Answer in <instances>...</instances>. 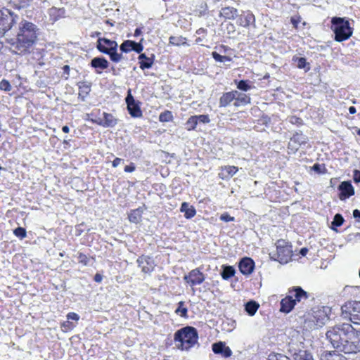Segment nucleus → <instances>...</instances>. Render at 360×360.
<instances>
[{
    "label": "nucleus",
    "instance_id": "37998d69",
    "mask_svg": "<svg viewBox=\"0 0 360 360\" xmlns=\"http://www.w3.org/2000/svg\"><path fill=\"white\" fill-rule=\"evenodd\" d=\"M0 89L5 91H10L12 89V86L8 80L2 79L0 82Z\"/></svg>",
    "mask_w": 360,
    "mask_h": 360
},
{
    "label": "nucleus",
    "instance_id": "6e6552de",
    "mask_svg": "<svg viewBox=\"0 0 360 360\" xmlns=\"http://www.w3.org/2000/svg\"><path fill=\"white\" fill-rule=\"evenodd\" d=\"M341 352L356 354L360 352V332L353 328L345 340Z\"/></svg>",
    "mask_w": 360,
    "mask_h": 360
},
{
    "label": "nucleus",
    "instance_id": "5701e85b",
    "mask_svg": "<svg viewBox=\"0 0 360 360\" xmlns=\"http://www.w3.org/2000/svg\"><path fill=\"white\" fill-rule=\"evenodd\" d=\"M180 210L181 212L184 213V216L186 219H191L196 214V211L194 207L190 205L188 202H186L181 204Z\"/></svg>",
    "mask_w": 360,
    "mask_h": 360
},
{
    "label": "nucleus",
    "instance_id": "393cba45",
    "mask_svg": "<svg viewBox=\"0 0 360 360\" xmlns=\"http://www.w3.org/2000/svg\"><path fill=\"white\" fill-rule=\"evenodd\" d=\"M139 59L140 60V68L142 70L150 68L153 64V59L152 58L147 57L145 53L140 54Z\"/></svg>",
    "mask_w": 360,
    "mask_h": 360
},
{
    "label": "nucleus",
    "instance_id": "de8ad7c7",
    "mask_svg": "<svg viewBox=\"0 0 360 360\" xmlns=\"http://www.w3.org/2000/svg\"><path fill=\"white\" fill-rule=\"evenodd\" d=\"M14 234L20 238H24L26 236V231L24 228L18 227L14 230Z\"/></svg>",
    "mask_w": 360,
    "mask_h": 360
},
{
    "label": "nucleus",
    "instance_id": "c756f323",
    "mask_svg": "<svg viewBox=\"0 0 360 360\" xmlns=\"http://www.w3.org/2000/svg\"><path fill=\"white\" fill-rule=\"evenodd\" d=\"M129 220L133 223H138L141 218V212L139 209L132 210L128 216Z\"/></svg>",
    "mask_w": 360,
    "mask_h": 360
},
{
    "label": "nucleus",
    "instance_id": "9d476101",
    "mask_svg": "<svg viewBox=\"0 0 360 360\" xmlns=\"http://www.w3.org/2000/svg\"><path fill=\"white\" fill-rule=\"evenodd\" d=\"M15 22V19L11 13L8 10H0V36H4Z\"/></svg>",
    "mask_w": 360,
    "mask_h": 360
},
{
    "label": "nucleus",
    "instance_id": "4c0bfd02",
    "mask_svg": "<svg viewBox=\"0 0 360 360\" xmlns=\"http://www.w3.org/2000/svg\"><path fill=\"white\" fill-rule=\"evenodd\" d=\"M172 114L170 111H165L160 115L159 120L160 122H169L172 119Z\"/></svg>",
    "mask_w": 360,
    "mask_h": 360
},
{
    "label": "nucleus",
    "instance_id": "a19ab883",
    "mask_svg": "<svg viewBox=\"0 0 360 360\" xmlns=\"http://www.w3.org/2000/svg\"><path fill=\"white\" fill-rule=\"evenodd\" d=\"M186 127L188 130L195 129L198 122L194 116H191L186 123Z\"/></svg>",
    "mask_w": 360,
    "mask_h": 360
},
{
    "label": "nucleus",
    "instance_id": "e2e57ef3",
    "mask_svg": "<svg viewBox=\"0 0 360 360\" xmlns=\"http://www.w3.org/2000/svg\"><path fill=\"white\" fill-rule=\"evenodd\" d=\"M308 252V249L307 248H303L300 250V253L302 256H305Z\"/></svg>",
    "mask_w": 360,
    "mask_h": 360
},
{
    "label": "nucleus",
    "instance_id": "f704fd0d",
    "mask_svg": "<svg viewBox=\"0 0 360 360\" xmlns=\"http://www.w3.org/2000/svg\"><path fill=\"white\" fill-rule=\"evenodd\" d=\"M212 56L213 58L217 62L226 63L231 62V58L226 56H221L217 52H212Z\"/></svg>",
    "mask_w": 360,
    "mask_h": 360
},
{
    "label": "nucleus",
    "instance_id": "8fccbe9b",
    "mask_svg": "<svg viewBox=\"0 0 360 360\" xmlns=\"http://www.w3.org/2000/svg\"><path fill=\"white\" fill-rule=\"evenodd\" d=\"M78 260L79 263L86 265L89 262V258L83 253H79L78 255Z\"/></svg>",
    "mask_w": 360,
    "mask_h": 360
},
{
    "label": "nucleus",
    "instance_id": "58836bf2",
    "mask_svg": "<svg viewBox=\"0 0 360 360\" xmlns=\"http://www.w3.org/2000/svg\"><path fill=\"white\" fill-rule=\"evenodd\" d=\"M184 304V302H179V307L176 309L175 312L182 317H186L187 316V309L186 307H183Z\"/></svg>",
    "mask_w": 360,
    "mask_h": 360
},
{
    "label": "nucleus",
    "instance_id": "a211bd4d",
    "mask_svg": "<svg viewBox=\"0 0 360 360\" xmlns=\"http://www.w3.org/2000/svg\"><path fill=\"white\" fill-rule=\"evenodd\" d=\"M237 96V91H232L223 94L219 98V107H226L233 101H235L236 96Z\"/></svg>",
    "mask_w": 360,
    "mask_h": 360
},
{
    "label": "nucleus",
    "instance_id": "864d4df0",
    "mask_svg": "<svg viewBox=\"0 0 360 360\" xmlns=\"http://www.w3.org/2000/svg\"><path fill=\"white\" fill-rule=\"evenodd\" d=\"M354 181L357 183L360 182V171L359 170H354Z\"/></svg>",
    "mask_w": 360,
    "mask_h": 360
},
{
    "label": "nucleus",
    "instance_id": "c9c22d12",
    "mask_svg": "<svg viewBox=\"0 0 360 360\" xmlns=\"http://www.w3.org/2000/svg\"><path fill=\"white\" fill-rule=\"evenodd\" d=\"M169 43L175 46H180L186 44V39L182 37H170Z\"/></svg>",
    "mask_w": 360,
    "mask_h": 360
},
{
    "label": "nucleus",
    "instance_id": "b1692460",
    "mask_svg": "<svg viewBox=\"0 0 360 360\" xmlns=\"http://www.w3.org/2000/svg\"><path fill=\"white\" fill-rule=\"evenodd\" d=\"M91 65L94 68L104 70L108 68V62L104 58L96 57L91 60Z\"/></svg>",
    "mask_w": 360,
    "mask_h": 360
},
{
    "label": "nucleus",
    "instance_id": "ea45409f",
    "mask_svg": "<svg viewBox=\"0 0 360 360\" xmlns=\"http://www.w3.org/2000/svg\"><path fill=\"white\" fill-rule=\"evenodd\" d=\"M63 12L64 11L63 9H58L54 7L49 9V14H50L51 17H52L53 18L54 20H56L57 19L58 16H60V15H62L63 13Z\"/></svg>",
    "mask_w": 360,
    "mask_h": 360
},
{
    "label": "nucleus",
    "instance_id": "338daca9",
    "mask_svg": "<svg viewBox=\"0 0 360 360\" xmlns=\"http://www.w3.org/2000/svg\"><path fill=\"white\" fill-rule=\"evenodd\" d=\"M62 130L64 133H68L70 131V129L68 126H63Z\"/></svg>",
    "mask_w": 360,
    "mask_h": 360
},
{
    "label": "nucleus",
    "instance_id": "9b49d317",
    "mask_svg": "<svg viewBox=\"0 0 360 360\" xmlns=\"http://www.w3.org/2000/svg\"><path fill=\"white\" fill-rule=\"evenodd\" d=\"M126 103L127 104V110L131 116L134 117H141L142 116V112L139 106L136 103L130 90H129L126 97Z\"/></svg>",
    "mask_w": 360,
    "mask_h": 360
},
{
    "label": "nucleus",
    "instance_id": "f257e3e1",
    "mask_svg": "<svg viewBox=\"0 0 360 360\" xmlns=\"http://www.w3.org/2000/svg\"><path fill=\"white\" fill-rule=\"evenodd\" d=\"M39 29L37 26L22 19L18 26L15 37L11 39V49L18 55L30 53L37 42Z\"/></svg>",
    "mask_w": 360,
    "mask_h": 360
},
{
    "label": "nucleus",
    "instance_id": "2eb2a0df",
    "mask_svg": "<svg viewBox=\"0 0 360 360\" xmlns=\"http://www.w3.org/2000/svg\"><path fill=\"white\" fill-rule=\"evenodd\" d=\"M212 351L214 354H221L222 356L227 358L232 355L231 349L226 346L225 342H219L212 345Z\"/></svg>",
    "mask_w": 360,
    "mask_h": 360
},
{
    "label": "nucleus",
    "instance_id": "13d9d810",
    "mask_svg": "<svg viewBox=\"0 0 360 360\" xmlns=\"http://www.w3.org/2000/svg\"><path fill=\"white\" fill-rule=\"evenodd\" d=\"M123 161L122 159L121 158H116L113 161H112V166L114 167H117L120 164V162Z\"/></svg>",
    "mask_w": 360,
    "mask_h": 360
},
{
    "label": "nucleus",
    "instance_id": "7ed1b4c3",
    "mask_svg": "<svg viewBox=\"0 0 360 360\" xmlns=\"http://www.w3.org/2000/svg\"><path fill=\"white\" fill-rule=\"evenodd\" d=\"M198 333L191 326L184 327L174 334V341L179 349H188L198 342Z\"/></svg>",
    "mask_w": 360,
    "mask_h": 360
},
{
    "label": "nucleus",
    "instance_id": "f03ea898",
    "mask_svg": "<svg viewBox=\"0 0 360 360\" xmlns=\"http://www.w3.org/2000/svg\"><path fill=\"white\" fill-rule=\"evenodd\" d=\"M348 323H341L328 327L325 333L326 346L341 352L345 340L353 330Z\"/></svg>",
    "mask_w": 360,
    "mask_h": 360
},
{
    "label": "nucleus",
    "instance_id": "0eeeda50",
    "mask_svg": "<svg viewBox=\"0 0 360 360\" xmlns=\"http://www.w3.org/2000/svg\"><path fill=\"white\" fill-rule=\"evenodd\" d=\"M342 316L355 324H360V301H351L341 307Z\"/></svg>",
    "mask_w": 360,
    "mask_h": 360
},
{
    "label": "nucleus",
    "instance_id": "69168bd1",
    "mask_svg": "<svg viewBox=\"0 0 360 360\" xmlns=\"http://www.w3.org/2000/svg\"><path fill=\"white\" fill-rule=\"evenodd\" d=\"M349 112L350 114H354L356 112V108L354 106L349 108Z\"/></svg>",
    "mask_w": 360,
    "mask_h": 360
},
{
    "label": "nucleus",
    "instance_id": "cd10ccee",
    "mask_svg": "<svg viewBox=\"0 0 360 360\" xmlns=\"http://www.w3.org/2000/svg\"><path fill=\"white\" fill-rule=\"evenodd\" d=\"M235 274V269L233 267L231 266H223V271L221 273V277L225 279L228 280L231 277H232Z\"/></svg>",
    "mask_w": 360,
    "mask_h": 360
},
{
    "label": "nucleus",
    "instance_id": "680f3d73",
    "mask_svg": "<svg viewBox=\"0 0 360 360\" xmlns=\"http://www.w3.org/2000/svg\"><path fill=\"white\" fill-rule=\"evenodd\" d=\"M353 216L354 218H360V211L359 210H354L353 211Z\"/></svg>",
    "mask_w": 360,
    "mask_h": 360
},
{
    "label": "nucleus",
    "instance_id": "a878e982",
    "mask_svg": "<svg viewBox=\"0 0 360 360\" xmlns=\"http://www.w3.org/2000/svg\"><path fill=\"white\" fill-rule=\"evenodd\" d=\"M250 103V98L248 96L245 94H241L237 91V96H236L235 101H234V105L235 106H240L246 105L248 103Z\"/></svg>",
    "mask_w": 360,
    "mask_h": 360
},
{
    "label": "nucleus",
    "instance_id": "e433bc0d",
    "mask_svg": "<svg viewBox=\"0 0 360 360\" xmlns=\"http://www.w3.org/2000/svg\"><path fill=\"white\" fill-rule=\"evenodd\" d=\"M237 88L240 90L247 91L250 90L252 86L250 85L249 82L246 80H240L237 84Z\"/></svg>",
    "mask_w": 360,
    "mask_h": 360
},
{
    "label": "nucleus",
    "instance_id": "0e129e2a",
    "mask_svg": "<svg viewBox=\"0 0 360 360\" xmlns=\"http://www.w3.org/2000/svg\"><path fill=\"white\" fill-rule=\"evenodd\" d=\"M141 34V30L140 28H136L135 30L134 36L138 37Z\"/></svg>",
    "mask_w": 360,
    "mask_h": 360
},
{
    "label": "nucleus",
    "instance_id": "aec40b11",
    "mask_svg": "<svg viewBox=\"0 0 360 360\" xmlns=\"http://www.w3.org/2000/svg\"><path fill=\"white\" fill-rule=\"evenodd\" d=\"M290 295L293 296L295 302H301L303 300H307L308 297L307 292L302 290L300 287L295 288L290 291Z\"/></svg>",
    "mask_w": 360,
    "mask_h": 360
},
{
    "label": "nucleus",
    "instance_id": "79ce46f5",
    "mask_svg": "<svg viewBox=\"0 0 360 360\" xmlns=\"http://www.w3.org/2000/svg\"><path fill=\"white\" fill-rule=\"evenodd\" d=\"M344 222V219L340 214H336L334 216L333 221L332 222L333 226H340Z\"/></svg>",
    "mask_w": 360,
    "mask_h": 360
},
{
    "label": "nucleus",
    "instance_id": "bb28decb",
    "mask_svg": "<svg viewBox=\"0 0 360 360\" xmlns=\"http://www.w3.org/2000/svg\"><path fill=\"white\" fill-rule=\"evenodd\" d=\"M259 305L255 301H250L245 306V311L250 316H253L257 311Z\"/></svg>",
    "mask_w": 360,
    "mask_h": 360
},
{
    "label": "nucleus",
    "instance_id": "f3484780",
    "mask_svg": "<svg viewBox=\"0 0 360 360\" xmlns=\"http://www.w3.org/2000/svg\"><path fill=\"white\" fill-rule=\"evenodd\" d=\"M103 119H98L96 122L104 127H113L117 124V119H116L112 114L103 112Z\"/></svg>",
    "mask_w": 360,
    "mask_h": 360
},
{
    "label": "nucleus",
    "instance_id": "473e14b6",
    "mask_svg": "<svg viewBox=\"0 0 360 360\" xmlns=\"http://www.w3.org/2000/svg\"><path fill=\"white\" fill-rule=\"evenodd\" d=\"M134 41L131 40H127L124 41L121 45H120V50L122 52L127 53L129 51L134 50Z\"/></svg>",
    "mask_w": 360,
    "mask_h": 360
},
{
    "label": "nucleus",
    "instance_id": "a18cd8bd",
    "mask_svg": "<svg viewBox=\"0 0 360 360\" xmlns=\"http://www.w3.org/2000/svg\"><path fill=\"white\" fill-rule=\"evenodd\" d=\"M198 123H208L210 122V118L207 115H200L194 116Z\"/></svg>",
    "mask_w": 360,
    "mask_h": 360
},
{
    "label": "nucleus",
    "instance_id": "c03bdc74",
    "mask_svg": "<svg viewBox=\"0 0 360 360\" xmlns=\"http://www.w3.org/2000/svg\"><path fill=\"white\" fill-rule=\"evenodd\" d=\"M267 360H290L287 356L277 354H271L269 356Z\"/></svg>",
    "mask_w": 360,
    "mask_h": 360
},
{
    "label": "nucleus",
    "instance_id": "3c124183",
    "mask_svg": "<svg viewBox=\"0 0 360 360\" xmlns=\"http://www.w3.org/2000/svg\"><path fill=\"white\" fill-rule=\"evenodd\" d=\"M220 219L226 222L233 221L234 217L230 216L228 213H224L220 216Z\"/></svg>",
    "mask_w": 360,
    "mask_h": 360
},
{
    "label": "nucleus",
    "instance_id": "4be33fe9",
    "mask_svg": "<svg viewBox=\"0 0 360 360\" xmlns=\"http://www.w3.org/2000/svg\"><path fill=\"white\" fill-rule=\"evenodd\" d=\"M220 16L228 20H233L238 16V10L233 7H224L220 11Z\"/></svg>",
    "mask_w": 360,
    "mask_h": 360
},
{
    "label": "nucleus",
    "instance_id": "1a4fd4ad",
    "mask_svg": "<svg viewBox=\"0 0 360 360\" xmlns=\"http://www.w3.org/2000/svg\"><path fill=\"white\" fill-rule=\"evenodd\" d=\"M329 320V317L324 310L314 311L313 315L307 320L308 326L311 329H318L322 327Z\"/></svg>",
    "mask_w": 360,
    "mask_h": 360
},
{
    "label": "nucleus",
    "instance_id": "20e7f679",
    "mask_svg": "<svg viewBox=\"0 0 360 360\" xmlns=\"http://www.w3.org/2000/svg\"><path fill=\"white\" fill-rule=\"evenodd\" d=\"M96 47L101 52L108 54L113 62L117 63L122 58V54L117 52V43L115 41L99 38Z\"/></svg>",
    "mask_w": 360,
    "mask_h": 360
},
{
    "label": "nucleus",
    "instance_id": "7c9ffc66",
    "mask_svg": "<svg viewBox=\"0 0 360 360\" xmlns=\"http://www.w3.org/2000/svg\"><path fill=\"white\" fill-rule=\"evenodd\" d=\"M293 60L297 63L296 65L298 68L305 69V71H308L310 69L309 64L307 63L304 58H293Z\"/></svg>",
    "mask_w": 360,
    "mask_h": 360
},
{
    "label": "nucleus",
    "instance_id": "09e8293b",
    "mask_svg": "<svg viewBox=\"0 0 360 360\" xmlns=\"http://www.w3.org/2000/svg\"><path fill=\"white\" fill-rule=\"evenodd\" d=\"M312 169L319 174H323L326 171V168L323 165L315 164Z\"/></svg>",
    "mask_w": 360,
    "mask_h": 360
},
{
    "label": "nucleus",
    "instance_id": "052dcab7",
    "mask_svg": "<svg viewBox=\"0 0 360 360\" xmlns=\"http://www.w3.org/2000/svg\"><path fill=\"white\" fill-rule=\"evenodd\" d=\"M94 281L97 283H100L102 281L101 275L96 274L94 276Z\"/></svg>",
    "mask_w": 360,
    "mask_h": 360
},
{
    "label": "nucleus",
    "instance_id": "4468645a",
    "mask_svg": "<svg viewBox=\"0 0 360 360\" xmlns=\"http://www.w3.org/2000/svg\"><path fill=\"white\" fill-rule=\"evenodd\" d=\"M139 266L141 269L144 273L151 272L154 269V262L150 257L147 256H141L137 259Z\"/></svg>",
    "mask_w": 360,
    "mask_h": 360
},
{
    "label": "nucleus",
    "instance_id": "412c9836",
    "mask_svg": "<svg viewBox=\"0 0 360 360\" xmlns=\"http://www.w3.org/2000/svg\"><path fill=\"white\" fill-rule=\"evenodd\" d=\"M240 25L248 27L250 25H255V15L250 11H248L244 15H241L239 18Z\"/></svg>",
    "mask_w": 360,
    "mask_h": 360
},
{
    "label": "nucleus",
    "instance_id": "49530a36",
    "mask_svg": "<svg viewBox=\"0 0 360 360\" xmlns=\"http://www.w3.org/2000/svg\"><path fill=\"white\" fill-rule=\"evenodd\" d=\"M224 170L228 174L229 176H233L238 170V167L235 166H226Z\"/></svg>",
    "mask_w": 360,
    "mask_h": 360
},
{
    "label": "nucleus",
    "instance_id": "6ab92c4d",
    "mask_svg": "<svg viewBox=\"0 0 360 360\" xmlns=\"http://www.w3.org/2000/svg\"><path fill=\"white\" fill-rule=\"evenodd\" d=\"M295 304V300H293V296L289 295L281 300V311L288 313L293 309Z\"/></svg>",
    "mask_w": 360,
    "mask_h": 360
},
{
    "label": "nucleus",
    "instance_id": "f8f14e48",
    "mask_svg": "<svg viewBox=\"0 0 360 360\" xmlns=\"http://www.w3.org/2000/svg\"><path fill=\"white\" fill-rule=\"evenodd\" d=\"M184 280L191 285H200L205 281V276L198 269H195L186 275Z\"/></svg>",
    "mask_w": 360,
    "mask_h": 360
},
{
    "label": "nucleus",
    "instance_id": "39448f33",
    "mask_svg": "<svg viewBox=\"0 0 360 360\" xmlns=\"http://www.w3.org/2000/svg\"><path fill=\"white\" fill-rule=\"evenodd\" d=\"M332 23L336 41H342L352 35V31L348 21L341 18H334L332 20Z\"/></svg>",
    "mask_w": 360,
    "mask_h": 360
},
{
    "label": "nucleus",
    "instance_id": "2f4dec72",
    "mask_svg": "<svg viewBox=\"0 0 360 360\" xmlns=\"http://www.w3.org/2000/svg\"><path fill=\"white\" fill-rule=\"evenodd\" d=\"M293 360H314V359L307 351H300L295 354Z\"/></svg>",
    "mask_w": 360,
    "mask_h": 360
},
{
    "label": "nucleus",
    "instance_id": "72a5a7b5",
    "mask_svg": "<svg viewBox=\"0 0 360 360\" xmlns=\"http://www.w3.org/2000/svg\"><path fill=\"white\" fill-rule=\"evenodd\" d=\"M90 91V86L83 83L82 85L79 86V96L82 97V99L84 101V98L89 94Z\"/></svg>",
    "mask_w": 360,
    "mask_h": 360
},
{
    "label": "nucleus",
    "instance_id": "774afa93",
    "mask_svg": "<svg viewBox=\"0 0 360 360\" xmlns=\"http://www.w3.org/2000/svg\"><path fill=\"white\" fill-rule=\"evenodd\" d=\"M205 32V29L203 28H200L199 30H197V33L198 34H200L202 33H204Z\"/></svg>",
    "mask_w": 360,
    "mask_h": 360
},
{
    "label": "nucleus",
    "instance_id": "ddd939ff",
    "mask_svg": "<svg viewBox=\"0 0 360 360\" xmlns=\"http://www.w3.org/2000/svg\"><path fill=\"white\" fill-rule=\"evenodd\" d=\"M340 191L339 198L341 200H345L354 194V189L350 181H343L339 186Z\"/></svg>",
    "mask_w": 360,
    "mask_h": 360
},
{
    "label": "nucleus",
    "instance_id": "bf43d9fd",
    "mask_svg": "<svg viewBox=\"0 0 360 360\" xmlns=\"http://www.w3.org/2000/svg\"><path fill=\"white\" fill-rule=\"evenodd\" d=\"M62 327L64 328L65 330L70 329L72 326H71V323L69 321L64 322L62 324Z\"/></svg>",
    "mask_w": 360,
    "mask_h": 360
},
{
    "label": "nucleus",
    "instance_id": "5fc2aeb1",
    "mask_svg": "<svg viewBox=\"0 0 360 360\" xmlns=\"http://www.w3.org/2000/svg\"><path fill=\"white\" fill-rule=\"evenodd\" d=\"M67 319L68 320L71 319V320H76V321H77L79 319V316L77 314H75V313H69L67 315Z\"/></svg>",
    "mask_w": 360,
    "mask_h": 360
},
{
    "label": "nucleus",
    "instance_id": "c85d7f7f",
    "mask_svg": "<svg viewBox=\"0 0 360 360\" xmlns=\"http://www.w3.org/2000/svg\"><path fill=\"white\" fill-rule=\"evenodd\" d=\"M304 142V139L302 136V135L296 134L290 139V141L289 142V146L297 150V146H294L293 143H297L298 145H301Z\"/></svg>",
    "mask_w": 360,
    "mask_h": 360
},
{
    "label": "nucleus",
    "instance_id": "6e6d98bb",
    "mask_svg": "<svg viewBox=\"0 0 360 360\" xmlns=\"http://www.w3.org/2000/svg\"><path fill=\"white\" fill-rule=\"evenodd\" d=\"M63 74L65 75V79L68 78V76L70 75V66L68 65H65L63 67Z\"/></svg>",
    "mask_w": 360,
    "mask_h": 360
},
{
    "label": "nucleus",
    "instance_id": "4d7b16f0",
    "mask_svg": "<svg viewBox=\"0 0 360 360\" xmlns=\"http://www.w3.org/2000/svg\"><path fill=\"white\" fill-rule=\"evenodd\" d=\"M134 170H135V166L132 163L129 165H127L124 167V172H132Z\"/></svg>",
    "mask_w": 360,
    "mask_h": 360
},
{
    "label": "nucleus",
    "instance_id": "423d86ee",
    "mask_svg": "<svg viewBox=\"0 0 360 360\" xmlns=\"http://www.w3.org/2000/svg\"><path fill=\"white\" fill-rule=\"evenodd\" d=\"M276 252H271L270 256L272 259L278 261L281 264L288 263L292 257V247L284 240H278L276 243Z\"/></svg>",
    "mask_w": 360,
    "mask_h": 360
},
{
    "label": "nucleus",
    "instance_id": "dca6fc26",
    "mask_svg": "<svg viewBox=\"0 0 360 360\" xmlns=\"http://www.w3.org/2000/svg\"><path fill=\"white\" fill-rule=\"evenodd\" d=\"M255 263L253 260L249 257L242 259L239 263V269L244 275L250 274L253 271Z\"/></svg>",
    "mask_w": 360,
    "mask_h": 360
},
{
    "label": "nucleus",
    "instance_id": "603ef678",
    "mask_svg": "<svg viewBox=\"0 0 360 360\" xmlns=\"http://www.w3.org/2000/svg\"><path fill=\"white\" fill-rule=\"evenodd\" d=\"M134 49L133 51H136L138 53H140L143 49V46L141 44V43H136L135 41H134Z\"/></svg>",
    "mask_w": 360,
    "mask_h": 360
}]
</instances>
